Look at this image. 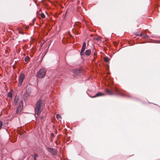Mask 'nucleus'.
I'll list each match as a JSON object with an SVG mask.
<instances>
[{"label":"nucleus","mask_w":160,"mask_h":160,"mask_svg":"<svg viewBox=\"0 0 160 160\" xmlns=\"http://www.w3.org/2000/svg\"><path fill=\"white\" fill-rule=\"evenodd\" d=\"M109 88H106L105 89L106 93L109 95H119L122 97H126L128 98H132V96L126 92L122 91L113 85V82L110 80L108 82Z\"/></svg>","instance_id":"f257e3e1"},{"label":"nucleus","mask_w":160,"mask_h":160,"mask_svg":"<svg viewBox=\"0 0 160 160\" xmlns=\"http://www.w3.org/2000/svg\"><path fill=\"white\" fill-rule=\"evenodd\" d=\"M44 101L42 99H39L36 102L34 107L35 114L39 115L41 113L44 106Z\"/></svg>","instance_id":"f03ea898"},{"label":"nucleus","mask_w":160,"mask_h":160,"mask_svg":"<svg viewBox=\"0 0 160 160\" xmlns=\"http://www.w3.org/2000/svg\"><path fill=\"white\" fill-rule=\"evenodd\" d=\"M72 72L75 76H80L83 74L84 70L81 68H76L72 70Z\"/></svg>","instance_id":"7ed1b4c3"},{"label":"nucleus","mask_w":160,"mask_h":160,"mask_svg":"<svg viewBox=\"0 0 160 160\" xmlns=\"http://www.w3.org/2000/svg\"><path fill=\"white\" fill-rule=\"evenodd\" d=\"M74 39H75L73 37L69 34L67 36V38H63L62 41H65L67 43H73L74 42Z\"/></svg>","instance_id":"20e7f679"},{"label":"nucleus","mask_w":160,"mask_h":160,"mask_svg":"<svg viewBox=\"0 0 160 160\" xmlns=\"http://www.w3.org/2000/svg\"><path fill=\"white\" fill-rule=\"evenodd\" d=\"M46 72L44 68H41L38 72L37 74V76L38 77L40 78H43L45 76Z\"/></svg>","instance_id":"39448f33"},{"label":"nucleus","mask_w":160,"mask_h":160,"mask_svg":"<svg viewBox=\"0 0 160 160\" xmlns=\"http://www.w3.org/2000/svg\"><path fill=\"white\" fill-rule=\"evenodd\" d=\"M46 149L48 152L50 153L52 156H55L57 154V151L55 149L48 147L46 148Z\"/></svg>","instance_id":"423d86ee"},{"label":"nucleus","mask_w":160,"mask_h":160,"mask_svg":"<svg viewBox=\"0 0 160 160\" xmlns=\"http://www.w3.org/2000/svg\"><path fill=\"white\" fill-rule=\"evenodd\" d=\"M25 78V75L24 73H21L20 74L19 76L18 83V85L19 86H21L22 85Z\"/></svg>","instance_id":"0eeeda50"},{"label":"nucleus","mask_w":160,"mask_h":160,"mask_svg":"<svg viewBox=\"0 0 160 160\" xmlns=\"http://www.w3.org/2000/svg\"><path fill=\"white\" fill-rule=\"evenodd\" d=\"M86 93L89 97H91V98H96L97 97H100V96H104L105 95V94H104V93H103L100 92H97L95 95H94L93 96H91L90 95V94L88 92V91H86Z\"/></svg>","instance_id":"6e6552de"},{"label":"nucleus","mask_w":160,"mask_h":160,"mask_svg":"<svg viewBox=\"0 0 160 160\" xmlns=\"http://www.w3.org/2000/svg\"><path fill=\"white\" fill-rule=\"evenodd\" d=\"M86 43L85 42H84L83 43V45L81 48V51L80 52V55L81 56V57H82V55H84V51L86 48Z\"/></svg>","instance_id":"1a4fd4ad"},{"label":"nucleus","mask_w":160,"mask_h":160,"mask_svg":"<svg viewBox=\"0 0 160 160\" xmlns=\"http://www.w3.org/2000/svg\"><path fill=\"white\" fill-rule=\"evenodd\" d=\"M31 92L29 91V89L27 90L26 92L24 93L23 95V97H24V100H25V98L28 97L30 93Z\"/></svg>","instance_id":"9d476101"},{"label":"nucleus","mask_w":160,"mask_h":160,"mask_svg":"<svg viewBox=\"0 0 160 160\" xmlns=\"http://www.w3.org/2000/svg\"><path fill=\"white\" fill-rule=\"evenodd\" d=\"M91 53V50L90 49H88L85 52L84 55L85 54L86 55L89 56H90Z\"/></svg>","instance_id":"9b49d317"},{"label":"nucleus","mask_w":160,"mask_h":160,"mask_svg":"<svg viewBox=\"0 0 160 160\" xmlns=\"http://www.w3.org/2000/svg\"><path fill=\"white\" fill-rule=\"evenodd\" d=\"M31 156L33 157L34 160H37V158H38L39 155L36 153H34V154L31 155Z\"/></svg>","instance_id":"f8f14e48"},{"label":"nucleus","mask_w":160,"mask_h":160,"mask_svg":"<svg viewBox=\"0 0 160 160\" xmlns=\"http://www.w3.org/2000/svg\"><path fill=\"white\" fill-rule=\"evenodd\" d=\"M19 100V98L18 96H16L14 98V103L15 105H17Z\"/></svg>","instance_id":"ddd939ff"},{"label":"nucleus","mask_w":160,"mask_h":160,"mask_svg":"<svg viewBox=\"0 0 160 160\" xmlns=\"http://www.w3.org/2000/svg\"><path fill=\"white\" fill-rule=\"evenodd\" d=\"M22 110V108H21V107L20 106H18L17 107V109L16 113H19Z\"/></svg>","instance_id":"4468645a"},{"label":"nucleus","mask_w":160,"mask_h":160,"mask_svg":"<svg viewBox=\"0 0 160 160\" xmlns=\"http://www.w3.org/2000/svg\"><path fill=\"white\" fill-rule=\"evenodd\" d=\"M74 25L76 26L78 28H80L81 27V24L79 22H76L75 23Z\"/></svg>","instance_id":"2eb2a0df"},{"label":"nucleus","mask_w":160,"mask_h":160,"mask_svg":"<svg viewBox=\"0 0 160 160\" xmlns=\"http://www.w3.org/2000/svg\"><path fill=\"white\" fill-rule=\"evenodd\" d=\"M104 60L105 62H108L109 61L110 59L108 58V57L106 56L104 57Z\"/></svg>","instance_id":"dca6fc26"},{"label":"nucleus","mask_w":160,"mask_h":160,"mask_svg":"<svg viewBox=\"0 0 160 160\" xmlns=\"http://www.w3.org/2000/svg\"><path fill=\"white\" fill-rule=\"evenodd\" d=\"M30 60V58L29 56H27L25 58L24 60L26 62H28Z\"/></svg>","instance_id":"f3484780"},{"label":"nucleus","mask_w":160,"mask_h":160,"mask_svg":"<svg viewBox=\"0 0 160 160\" xmlns=\"http://www.w3.org/2000/svg\"><path fill=\"white\" fill-rule=\"evenodd\" d=\"M7 96L8 97L12 98V93L11 92H9L8 93Z\"/></svg>","instance_id":"a211bd4d"},{"label":"nucleus","mask_w":160,"mask_h":160,"mask_svg":"<svg viewBox=\"0 0 160 160\" xmlns=\"http://www.w3.org/2000/svg\"><path fill=\"white\" fill-rule=\"evenodd\" d=\"M40 16L41 17H42V18H45V15L43 13H41L40 14Z\"/></svg>","instance_id":"6ab92c4d"},{"label":"nucleus","mask_w":160,"mask_h":160,"mask_svg":"<svg viewBox=\"0 0 160 160\" xmlns=\"http://www.w3.org/2000/svg\"><path fill=\"white\" fill-rule=\"evenodd\" d=\"M60 14V13L56 12L54 14V16L55 18H58V15Z\"/></svg>","instance_id":"aec40b11"},{"label":"nucleus","mask_w":160,"mask_h":160,"mask_svg":"<svg viewBox=\"0 0 160 160\" xmlns=\"http://www.w3.org/2000/svg\"><path fill=\"white\" fill-rule=\"evenodd\" d=\"M10 141L12 142H14L17 141V138H14L13 139H11L10 140Z\"/></svg>","instance_id":"412c9836"},{"label":"nucleus","mask_w":160,"mask_h":160,"mask_svg":"<svg viewBox=\"0 0 160 160\" xmlns=\"http://www.w3.org/2000/svg\"><path fill=\"white\" fill-rule=\"evenodd\" d=\"M18 32L19 33L21 34H23L24 33V32L22 31V30L21 29H20L18 30Z\"/></svg>","instance_id":"4be33fe9"},{"label":"nucleus","mask_w":160,"mask_h":160,"mask_svg":"<svg viewBox=\"0 0 160 160\" xmlns=\"http://www.w3.org/2000/svg\"><path fill=\"white\" fill-rule=\"evenodd\" d=\"M74 33L77 35H78L79 34V32L77 30H75L74 31Z\"/></svg>","instance_id":"5701e85b"},{"label":"nucleus","mask_w":160,"mask_h":160,"mask_svg":"<svg viewBox=\"0 0 160 160\" xmlns=\"http://www.w3.org/2000/svg\"><path fill=\"white\" fill-rule=\"evenodd\" d=\"M56 118L57 119L61 118V117L60 115L58 114L56 115Z\"/></svg>","instance_id":"b1692460"},{"label":"nucleus","mask_w":160,"mask_h":160,"mask_svg":"<svg viewBox=\"0 0 160 160\" xmlns=\"http://www.w3.org/2000/svg\"><path fill=\"white\" fill-rule=\"evenodd\" d=\"M149 37V36L148 35H143V38H147Z\"/></svg>","instance_id":"393cba45"},{"label":"nucleus","mask_w":160,"mask_h":160,"mask_svg":"<svg viewBox=\"0 0 160 160\" xmlns=\"http://www.w3.org/2000/svg\"><path fill=\"white\" fill-rule=\"evenodd\" d=\"M66 13H67V12H66V14L65 15H63V19H62V20H63V21H64V20L65 19V17H66Z\"/></svg>","instance_id":"a878e982"},{"label":"nucleus","mask_w":160,"mask_h":160,"mask_svg":"<svg viewBox=\"0 0 160 160\" xmlns=\"http://www.w3.org/2000/svg\"><path fill=\"white\" fill-rule=\"evenodd\" d=\"M51 137H54L55 136V135L53 133H52L51 134Z\"/></svg>","instance_id":"bb28decb"},{"label":"nucleus","mask_w":160,"mask_h":160,"mask_svg":"<svg viewBox=\"0 0 160 160\" xmlns=\"http://www.w3.org/2000/svg\"><path fill=\"white\" fill-rule=\"evenodd\" d=\"M94 59H95L96 58V52H94Z\"/></svg>","instance_id":"cd10ccee"},{"label":"nucleus","mask_w":160,"mask_h":160,"mask_svg":"<svg viewBox=\"0 0 160 160\" xmlns=\"http://www.w3.org/2000/svg\"><path fill=\"white\" fill-rule=\"evenodd\" d=\"M138 35L140 36H143V35L142 32L140 33L139 34H138Z\"/></svg>","instance_id":"c85d7f7f"},{"label":"nucleus","mask_w":160,"mask_h":160,"mask_svg":"<svg viewBox=\"0 0 160 160\" xmlns=\"http://www.w3.org/2000/svg\"><path fill=\"white\" fill-rule=\"evenodd\" d=\"M33 2H34L36 4V5H37V0H33Z\"/></svg>","instance_id":"c756f323"},{"label":"nucleus","mask_w":160,"mask_h":160,"mask_svg":"<svg viewBox=\"0 0 160 160\" xmlns=\"http://www.w3.org/2000/svg\"><path fill=\"white\" fill-rule=\"evenodd\" d=\"M43 118H44V117L42 116L40 117V119H41V120H42L43 119Z\"/></svg>","instance_id":"7c9ffc66"},{"label":"nucleus","mask_w":160,"mask_h":160,"mask_svg":"<svg viewBox=\"0 0 160 160\" xmlns=\"http://www.w3.org/2000/svg\"><path fill=\"white\" fill-rule=\"evenodd\" d=\"M70 140V137H68L67 138L66 140L67 142L69 141Z\"/></svg>","instance_id":"2f4dec72"},{"label":"nucleus","mask_w":160,"mask_h":160,"mask_svg":"<svg viewBox=\"0 0 160 160\" xmlns=\"http://www.w3.org/2000/svg\"><path fill=\"white\" fill-rule=\"evenodd\" d=\"M114 45L116 46H117V45H118L116 42L115 43V42H114Z\"/></svg>","instance_id":"473e14b6"},{"label":"nucleus","mask_w":160,"mask_h":160,"mask_svg":"<svg viewBox=\"0 0 160 160\" xmlns=\"http://www.w3.org/2000/svg\"><path fill=\"white\" fill-rule=\"evenodd\" d=\"M156 42L157 43H160V41H157Z\"/></svg>","instance_id":"72a5a7b5"},{"label":"nucleus","mask_w":160,"mask_h":160,"mask_svg":"<svg viewBox=\"0 0 160 160\" xmlns=\"http://www.w3.org/2000/svg\"><path fill=\"white\" fill-rule=\"evenodd\" d=\"M97 40H100V39L99 38H96Z\"/></svg>","instance_id":"f704fd0d"},{"label":"nucleus","mask_w":160,"mask_h":160,"mask_svg":"<svg viewBox=\"0 0 160 160\" xmlns=\"http://www.w3.org/2000/svg\"><path fill=\"white\" fill-rule=\"evenodd\" d=\"M21 103L23 105V102L22 101L21 102Z\"/></svg>","instance_id":"c9c22d12"},{"label":"nucleus","mask_w":160,"mask_h":160,"mask_svg":"<svg viewBox=\"0 0 160 160\" xmlns=\"http://www.w3.org/2000/svg\"><path fill=\"white\" fill-rule=\"evenodd\" d=\"M56 144H57V145H58V142H56Z\"/></svg>","instance_id":"e433bc0d"},{"label":"nucleus","mask_w":160,"mask_h":160,"mask_svg":"<svg viewBox=\"0 0 160 160\" xmlns=\"http://www.w3.org/2000/svg\"><path fill=\"white\" fill-rule=\"evenodd\" d=\"M34 115L35 117V118H36V116L35 114H34Z\"/></svg>","instance_id":"4c0bfd02"}]
</instances>
